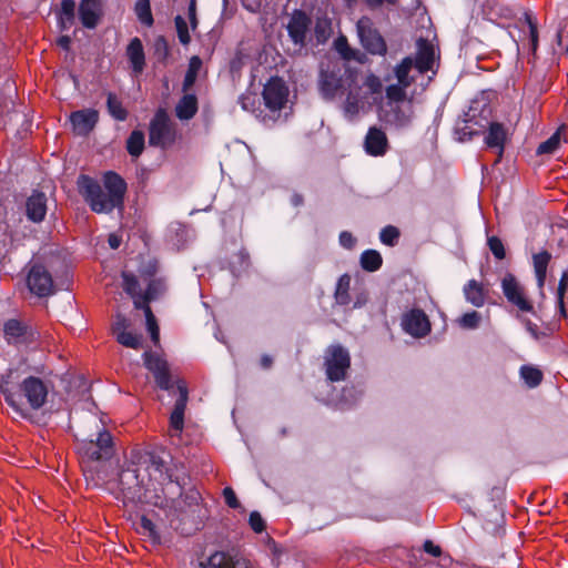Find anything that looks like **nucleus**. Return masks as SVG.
<instances>
[{"mask_svg":"<svg viewBox=\"0 0 568 568\" xmlns=\"http://www.w3.org/2000/svg\"><path fill=\"white\" fill-rule=\"evenodd\" d=\"M17 381L16 371L9 369L0 376V392L16 418L38 423V410L47 403L49 385L39 377L29 376L16 389Z\"/></svg>","mask_w":568,"mask_h":568,"instance_id":"1","label":"nucleus"},{"mask_svg":"<svg viewBox=\"0 0 568 568\" xmlns=\"http://www.w3.org/2000/svg\"><path fill=\"white\" fill-rule=\"evenodd\" d=\"M78 189L93 212L110 213L123 206L126 184L119 174L108 172L104 175V189L87 175L79 176Z\"/></svg>","mask_w":568,"mask_h":568,"instance_id":"2","label":"nucleus"},{"mask_svg":"<svg viewBox=\"0 0 568 568\" xmlns=\"http://www.w3.org/2000/svg\"><path fill=\"white\" fill-rule=\"evenodd\" d=\"M78 452L83 463L109 459L112 455V437L104 424L94 415H88L82 429Z\"/></svg>","mask_w":568,"mask_h":568,"instance_id":"3","label":"nucleus"},{"mask_svg":"<svg viewBox=\"0 0 568 568\" xmlns=\"http://www.w3.org/2000/svg\"><path fill=\"white\" fill-rule=\"evenodd\" d=\"M358 79V74L341 61H331L322 65L320 77L321 93L326 100L341 98L346 89Z\"/></svg>","mask_w":568,"mask_h":568,"instance_id":"4","label":"nucleus"},{"mask_svg":"<svg viewBox=\"0 0 568 568\" xmlns=\"http://www.w3.org/2000/svg\"><path fill=\"white\" fill-rule=\"evenodd\" d=\"M174 123L164 110H159L150 123L149 143L165 149L175 141Z\"/></svg>","mask_w":568,"mask_h":568,"instance_id":"5","label":"nucleus"},{"mask_svg":"<svg viewBox=\"0 0 568 568\" xmlns=\"http://www.w3.org/2000/svg\"><path fill=\"white\" fill-rule=\"evenodd\" d=\"M326 376L331 382H341L346 378L351 366V356L341 345L329 346L324 356Z\"/></svg>","mask_w":568,"mask_h":568,"instance_id":"6","label":"nucleus"},{"mask_svg":"<svg viewBox=\"0 0 568 568\" xmlns=\"http://www.w3.org/2000/svg\"><path fill=\"white\" fill-rule=\"evenodd\" d=\"M357 36L362 45L372 54H385L386 43L372 19L362 17L356 23Z\"/></svg>","mask_w":568,"mask_h":568,"instance_id":"7","label":"nucleus"},{"mask_svg":"<svg viewBox=\"0 0 568 568\" xmlns=\"http://www.w3.org/2000/svg\"><path fill=\"white\" fill-rule=\"evenodd\" d=\"M29 290L40 297L54 293L52 276L49 271L39 263H34L27 278Z\"/></svg>","mask_w":568,"mask_h":568,"instance_id":"8","label":"nucleus"},{"mask_svg":"<svg viewBox=\"0 0 568 568\" xmlns=\"http://www.w3.org/2000/svg\"><path fill=\"white\" fill-rule=\"evenodd\" d=\"M3 333L11 344H31L39 337V332L28 323L11 318L4 323Z\"/></svg>","mask_w":568,"mask_h":568,"instance_id":"9","label":"nucleus"},{"mask_svg":"<svg viewBox=\"0 0 568 568\" xmlns=\"http://www.w3.org/2000/svg\"><path fill=\"white\" fill-rule=\"evenodd\" d=\"M400 326L403 331L415 338H422L430 332L428 316L418 308H413L403 314Z\"/></svg>","mask_w":568,"mask_h":568,"instance_id":"10","label":"nucleus"},{"mask_svg":"<svg viewBox=\"0 0 568 568\" xmlns=\"http://www.w3.org/2000/svg\"><path fill=\"white\" fill-rule=\"evenodd\" d=\"M119 486L125 499L135 503L143 497L144 480L136 469H124L119 476Z\"/></svg>","mask_w":568,"mask_h":568,"instance_id":"11","label":"nucleus"},{"mask_svg":"<svg viewBox=\"0 0 568 568\" xmlns=\"http://www.w3.org/2000/svg\"><path fill=\"white\" fill-rule=\"evenodd\" d=\"M501 288L507 301L516 305L520 311H532V305L525 297L521 285L518 283V281L513 274L508 273L504 276L501 281Z\"/></svg>","mask_w":568,"mask_h":568,"instance_id":"12","label":"nucleus"},{"mask_svg":"<svg viewBox=\"0 0 568 568\" xmlns=\"http://www.w3.org/2000/svg\"><path fill=\"white\" fill-rule=\"evenodd\" d=\"M288 90L281 79H271L264 87L263 99L272 111L281 110L287 101Z\"/></svg>","mask_w":568,"mask_h":568,"instance_id":"13","label":"nucleus"},{"mask_svg":"<svg viewBox=\"0 0 568 568\" xmlns=\"http://www.w3.org/2000/svg\"><path fill=\"white\" fill-rule=\"evenodd\" d=\"M144 365L153 373L158 386L162 389L170 390L173 387V381L168 371V364L162 358L144 353Z\"/></svg>","mask_w":568,"mask_h":568,"instance_id":"14","label":"nucleus"},{"mask_svg":"<svg viewBox=\"0 0 568 568\" xmlns=\"http://www.w3.org/2000/svg\"><path fill=\"white\" fill-rule=\"evenodd\" d=\"M386 121L396 128L407 126L414 118L413 97L407 101L388 105Z\"/></svg>","mask_w":568,"mask_h":568,"instance_id":"15","label":"nucleus"},{"mask_svg":"<svg viewBox=\"0 0 568 568\" xmlns=\"http://www.w3.org/2000/svg\"><path fill=\"white\" fill-rule=\"evenodd\" d=\"M308 17L302 11H295L287 24V32L295 45L303 48L310 27Z\"/></svg>","mask_w":568,"mask_h":568,"instance_id":"16","label":"nucleus"},{"mask_svg":"<svg viewBox=\"0 0 568 568\" xmlns=\"http://www.w3.org/2000/svg\"><path fill=\"white\" fill-rule=\"evenodd\" d=\"M99 120V112L93 109H84L72 112L70 115V121L73 128V131L78 135H87L89 134Z\"/></svg>","mask_w":568,"mask_h":568,"instance_id":"17","label":"nucleus"},{"mask_svg":"<svg viewBox=\"0 0 568 568\" xmlns=\"http://www.w3.org/2000/svg\"><path fill=\"white\" fill-rule=\"evenodd\" d=\"M343 112L346 118L354 119L364 106V94L358 79L346 89Z\"/></svg>","mask_w":568,"mask_h":568,"instance_id":"18","label":"nucleus"},{"mask_svg":"<svg viewBox=\"0 0 568 568\" xmlns=\"http://www.w3.org/2000/svg\"><path fill=\"white\" fill-rule=\"evenodd\" d=\"M201 565L204 568H253L247 559L233 557L224 551H215Z\"/></svg>","mask_w":568,"mask_h":568,"instance_id":"19","label":"nucleus"},{"mask_svg":"<svg viewBox=\"0 0 568 568\" xmlns=\"http://www.w3.org/2000/svg\"><path fill=\"white\" fill-rule=\"evenodd\" d=\"M48 199L43 192L33 191L26 201V215L28 220L34 223L43 221L47 214Z\"/></svg>","mask_w":568,"mask_h":568,"instance_id":"20","label":"nucleus"},{"mask_svg":"<svg viewBox=\"0 0 568 568\" xmlns=\"http://www.w3.org/2000/svg\"><path fill=\"white\" fill-rule=\"evenodd\" d=\"M416 58L414 60L415 69L418 73H425L433 70L435 63L434 45L424 39H418L416 43Z\"/></svg>","mask_w":568,"mask_h":568,"instance_id":"21","label":"nucleus"},{"mask_svg":"<svg viewBox=\"0 0 568 568\" xmlns=\"http://www.w3.org/2000/svg\"><path fill=\"white\" fill-rule=\"evenodd\" d=\"M364 148L366 153L372 156L384 155L388 148V140L385 132L376 126L369 128L365 136Z\"/></svg>","mask_w":568,"mask_h":568,"instance_id":"22","label":"nucleus"},{"mask_svg":"<svg viewBox=\"0 0 568 568\" xmlns=\"http://www.w3.org/2000/svg\"><path fill=\"white\" fill-rule=\"evenodd\" d=\"M179 398L170 416V426L178 434L184 427V412L187 403V388L183 383L178 384Z\"/></svg>","mask_w":568,"mask_h":568,"instance_id":"23","label":"nucleus"},{"mask_svg":"<svg viewBox=\"0 0 568 568\" xmlns=\"http://www.w3.org/2000/svg\"><path fill=\"white\" fill-rule=\"evenodd\" d=\"M79 16L85 28H94L101 17V0H82L79 7Z\"/></svg>","mask_w":568,"mask_h":568,"instance_id":"24","label":"nucleus"},{"mask_svg":"<svg viewBox=\"0 0 568 568\" xmlns=\"http://www.w3.org/2000/svg\"><path fill=\"white\" fill-rule=\"evenodd\" d=\"M131 297L133 298L135 308H141L144 311L145 320H146V328L151 335L152 341L154 343H158L159 336H160L159 326L156 324V320H155L150 306L148 305V303L151 300H145V293L144 294L141 293L139 295L131 296Z\"/></svg>","mask_w":568,"mask_h":568,"instance_id":"25","label":"nucleus"},{"mask_svg":"<svg viewBox=\"0 0 568 568\" xmlns=\"http://www.w3.org/2000/svg\"><path fill=\"white\" fill-rule=\"evenodd\" d=\"M148 471L150 476L154 477L155 480L164 481L172 480V476L169 474L168 462L162 456L151 453L148 454Z\"/></svg>","mask_w":568,"mask_h":568,"instance_id":"26","label":"nucleus"},{"mask_svg":"<svg viewBox=\"0 0 568 568\" xmlns=\"http://www.w3.org/2000/svg\"><path fill=\"white\" fill-rule=\"evenodd\" d=\"M126 55L135 74L142 73L145 65V55L142 42L139 38H133L128 48Z\"/></svg>","mask_w":568,"mask_h":568,"instance_id":"27","label":"nucleus"},{"mask_svg":"<svg viewBox=\"0 0 568 568\" xmlns=\"http://www.w3.org/2000/svg\"><path fill=\"white\" fill-rule=\"evenodd\" d=\"M197 112V99L195 94L184 92V95L175 105V115L182 120H191Z\"/></svg>","mask_w":568,"mask_h":568,"instance_id":"28","label":"nucleus"},{"mask_svg":"<svg viewBox=\"0 0 568 568\" xmlns=\"http://www.w3.org/2000/svg\"><path fill=\"white\" fill-rule=\"evenodd\" d=\"M506 139L507 131L504 125L498 122H491L489 124L488 134L485 138L487 146L498 149L500 155L504 151Z\"/></svg>","mask_w":568,"mask_h":568,"instance_id":"29","label":"nucleus"},{"mask_svg":"<svg viewBox=\"0 0 568 568\" xmlns=\"http://www.w3.org/2000/svg\"><path fill=\"white\" fill-rule=\"evenodd\" d=\"M463 292L466 301L471 305L481 307L485 304V293L481 285L477 281H468L464 286Z\"/></svg>","mask_w":568,"mask_h":568,"instance_id":"30","label":"nucleus"},{"mask_svg":"<svg viewBox=\"0 0 568 568\" xmlns=\"http://www.w3.org/2000/svg\"><path fill=\"white\" fill-rule=\"evenodd\" d=\"M551 258L547 251L539 252L532 256L534 270L537 278V285L542 288L546 281L547 266Z\"/></svg>","mask_w":568,"mask_h":568,"instance_id":"31","label":"nucleus"},{"mask_svg":"<svg viewBox=\"0 0 568 568\" xmlns=\"http://www.w3.org/2000/svg\"><path fill=\"white\" fill-rule=\"evenodd\" d=\"M415 68L414 59L406 57L394 68V73L398 83L403 85H410L414 82V77L410 75L412 69Z\"/></svg>","mask_w":568,"mask_h":568,"instance_id":"32","label":"nucleus"},{"mask_svg":"<svg viewBox=\"0 0 568 568\" xmlns=\"http://www.w3.org/2000/svg\"><path fill=\"white\" fill-rule=\"evenodd\" d=\"M202 68V60L197 55H193L189 61V67L183 80L182 90L189 92L195 83L199 72Z\"/></svg>","mask_w":568,"mask_h":568,"instance_id":"33","label":"nucleus"},{"mask_svg":"<svg viewBox=\"0 0 568 568\" xmlns=\"http://www.w3.org/2000/svg\"><path fill=\"white\" fill-rule=\"evenodd\" d=\"M139 534L146 537L152 545H160L161 537L156 529V526L145 516H142L138 527Z\"/></svg>","mask_w":568,"mask_h":568,"instance_id":"34","label":"nucleus"},{"mask_svg":"<svg viewBox=\"0 0 568 568\" xmlns=\"http://www.w3.org/2000/svg\"><path fill=\"white\" fill-rule=\"evenodd\" d=\"M382 256L375 250H366L361 255V266L367 272H375L382 266Z\"/></svg>","mask_w":568,"mask_h":568,"instance_id":"35","label":"nucleus"},{"mask_svg":"<svg viewBox=\"0 0 568 568\" xmlns=\"http://www.w3.org/2000/svg\"><path fill=\"white\" fill-rule=\"evenodd\" d=\"M349 286H351V276L347 274L342 275L338 278L336 290H335V300L339 305H346L351 302L349 297Z\"/></svg>","mask_w":568,"mask_h":568,"instance_id":"36","label":"nucleus"},{"mask_svg":"<svg viewBox=\"0 0 568 568\" xmlns=\"http://www.w3.org/2000/svg\"><path fill=\"white\" fill-rule=\"evenodd\" d=\"M144 149V133L142 131L135 130L133 131L128 141H126V150L129 154L133 158H138Z\"/></svg>","mask_w":568,"mask_h":568,"instance_id":"37","label":"nucleus"},{"mask_svg":"<svg viewBox=\"0 0 568 568\" xmlns=\"http://www.w3.org/2000/svg\"><path fill=\"white\" fill-rule=\"evenodd\" d=\"M106 106L109 113L118 121H124L128 112L123 108L122 102L114 93L109 92L106 97Z\"/></svg>","mask_w":568,"mask_h":568,"instance_id":"38","label":"nucleus"},{"mask_svg":"<svg viewBox=\"0 0 568 568\" xmlns=\"http://www.w3.org/2000/svg\"><path fill=\"white\" fill-rule=\"evenodd\" d=\"M408 85H403L402 83L390 84L386 88V98L388 99V105L407 101L406 89Z\"/></svg>","mask_w":568,"mask_h":568,"instance_id":"39","label":"nucleus"},{"mask_svg":"<svg viewBox=\"0 0 568 568\" xmlns=\"http://www.w3.org/2000/svg\"><path fill=\"white\" fill-rule=\"evenodd\" d=\"M520 377L529 387H536L542 379V373L537 367L524 365L520 368Z\"/></svg>","mask_w":568,"mask_h":568,"instance_id":"40","label":"nucleus"},{"mask_svg":"<svg viewBox=\"0 0 568 568\" xmlns=\"http://www.w3.org/2000/svg\"><path fill=\"white\" fill-rule=\"evenodd\" d=\"M464 120V125L460 126L458 130L463 134L460 138L462 140H469L474 135L479 134V129L475 128L474 119H475V110L470 108L469 112L466 113Z\"/></svg>","mask_w":568,"mask_h":568,"instance_id":"41","label":"nucleus"},{"mask_svg":"<svg viewBox=\"0 0 568 568\" xmlns=\"http://www.w3.org/2000/svg\"><path fill=\"white\" fill-rule=\"evenodd\" d=\"M135 13L141 23L148 27L153 24V17L149 0H138L135 3Z\"/></svg>","mask_w":568,"mask_h":568,"instance_id":"42","label":"nucleus"},{"mask_svg":"<svg viewBox=\"0 0 568 568\" xmlns=\"http://www.w3.org/2000/svg\"><path fill=\"white\" fill-rule=\"evenodd\" d=\"M116 342L125 347L139 349L142 346V336L131 332L118 333Z\"/></svg>","mask_w":568,"mask_h":568,"instance_id":"43","label":"nucleus"},{"mask_svg":"<svg viewBox=\"0 0 568 568\" xmlns=\"http://www.w3.org/2000/svg\"><path fill=\"white\" fill-rule=\"evenodd\" d=\"M480 321H481L480 314L476 311H471V312L465 313L456 322L462 328L476 329L479 326Z\"/></svg>","mask_w":568,"mask_h":568,"instance_id":"44","label":"nucleus"},{"mask_svg":"<svg viewBox=\"0 0 568 568\" xmlns=\"http://www.w3.org/2000/svg\"><path fill=\"white\" fill-rule=\"evenodd\" d=\"M336 50L339 52V54L343 57V59L345 60H361L359 59V55H361V52L356 51V50H353L348 43H347V40L345 38H339L336 40Z\"/></svg>","mask_w":568,"mask_h":568,"instance_id":"45","label":"nucleus"},{"mask_svg":"<svg viewBox=\"0 0 568 568\" xmlns=\"http://www.w3.org/2000/svg\"><path fill=\"white\" fill-rule=\"evenodd\" d=\"M122 280H123V290L125 293H128L130 296H135L141 294L140 285L138 278L128 272L122 273Z\"/></svg>","mask_w":568,"mask_h":568,"instance_id":"46","label":"nucleus"},{"mask_svg":"<svg viewBox=\"0 0 568 568\" xmlns=\"http://www.w3.org/2000/svg\"><path fill=\"white\" fill-rule=\"evenodd\" d=\"M75 2L73 0H63L61 2V23L63 28L72 24L74 19Z\"/></svg>","mask_w":568,"mask_h":568,"instance_id":"47","label":"nucleus"},{"mask_svg":"<svg viewBox=\"0 0 568 568\" xmlns=\"http://www.w3.org/2000/svg\"><path fill=\"white\" fill-rule=\"evenodd\" d=\"M560 143V132H555L549 139L539 144L538 154H549L556 151Z\"/></svg>","mask_w":568,"mask_h":568,"instance_id":"48","label":"nucleus"},{"mask_svg":"<svg viewBox=\"0 0 568 568\" xmlns=\"http://www.w3.org/2000/svg\"><path fill=\"white\" fill-rule=\"evenodd\" d=\"M174 22L180 42L183 45L189 44L191 41V37L189 33V28L185 19L181 16H176Z\"/></svg>","mask_w":568,"mask_h":568,"instance_id":"49","label":"nucleus"},{"mask_svg":"<svg viewBox=\"0 0 568 568\" xmlns=\"http://www.w3.org/2000/svg\"><path fill=\"white\" fill-rule=\"evenodd\" d=\"M398 229L392 225L385 226L379 233L381 242L389 246H393L398 240Z\"/></svg>","mask_w":568,"mask_h":568,"instance_id":"50","label":"nucleus"},{"mask_svg":"<svg viewBox=\"0 0 568 568\" xmlns=\"http://www.w3.org/2000/svg\"><path fill=\"white\" fill-rule=\"evenodd\" d=\"M169 53V45L163 37H158L153 42V54L158 61H164Z\"/></svg>","mask_w":568,"mask_h":568,"instance_id":"51","label":"nucleus"},{"mask_svg":"<svg viewBox=\"0 0 568 568\" xmlns=\"http://www.w3.org/2000/svg\"><path fill=\"white\" fill-rule=\"evenodd\" d=\"M165 290V284L162 280H153L149 283L145 291V300H154Z\"/></svg>","mask_w":568,"mask_h":568,"instance_id":"52","label":"nucleus"},{"mask_svg":"<svg viewBox=\"0 0 568 568\" xmlns=\"http://www.w3.org/2000/svg\"><path fill=\"white\" fill-rule=\"evenodd\" d=\"M487 244L497 260L505 258L506 252L503 242L497 236L488 237Z\"/></svg>","mask_w":568,"mask_h":568,"instance_id":"53","label":"nucleus"},{"mask_svg":"<svg viewBox=\"0 0 568 568\" xmlns=\"http://www.w3.org/2000/svg\"><path fill=\"white\" fill-rule=\"evenodd\" d=\"M363 84L367 89V92L371 94H378L382 92V81L374 74H368Z\"/></svg>","mask_w":568,"mask_h":568,"instance_id":"54","label":"nucleus"},{"mask_svg":"<svg viewBox=\"0 0 568 568\" xmlns=\"http://www.w3.org/2000/svg\"><path fill=\"white\" fill-rule=\"evenodd\" d=\"M524 18H525V21L527 22V24L529 27L531 47H532V50L535 51L537 49V45H538L537 26L532 21V18H531V16L529 13L526 12L524 14Z\"/></svg>","mask_w":568,"mask_h":568,"instance_id":"55","label":"nucleus"},{"mask_svg":"<svg viewBox=\"0 0 568 568\" xmlns=\"http://www.w3.org/2000/svg\"><path fill=\"white\" fill-rule=\"evenodd\" d=\"M130 327L129 321L121 314L116 315L115 322L112 325V332L114 336H118V333H124L128 332V328Z\"/></svg>","mask_w":568,"mask_h":568,"instance_id":"56","label":"nucleus"},{"mask_svg":"<svg viewBox=\"0 0 568 568\" xmlns=\"http://www.w3.org/2000/svg\"><path fill=\"white\" fill-rule=\"evenodd\" d=\"M239 101L243 110L254 111L257 98L255 94L247 93L242 94Z\"/></svg>","mask_w":568,"mask_h":568,"instance_id":"57","label":"nucleus"},{"mask_svg":"<svg viewBox=\"0 0 568 568\" xmlns=\"http://www.w3.org/2000/svg\"><path fill=\"white\" fill-rule=\"evenodd\" d=\"M250 526L255 532H262L265 528V524L260 513L252 511L250 514Z\"/></svg>","mask_w":568,"mask_h":568,"instance_id":"58","label":"nucleus"},{"mask_svg":"<svg viewBox=\"0 0 568 568\" xmlns=\"http://www.w3.org/2000/svg\"><path fill=\"white\" fill-rule=\"evenodd\" d=\"M359 396L361 393L357 392L354 387H346L343 390V399L345 400L346 405H352L357 400Z\"/></svg>","mask_w":568,"mask_h":568,"instance_id":"59","label":"nucleus"},{"mask_svg":"<svg viewBox=\"0 0 568 568\" xmlns=\"http://www.w3.org/2000/svg\"><path fill=\"white\" fill-rule=\"evenodd\" d=\"M223 496H224L225 503L231 508H237L240 506L239 500H237V498L235 496V493H234V490L231 487L224 488Z\"/></svg>","mask_w":568,"mask_h":568,"instance_id":"60","label":"nucleus"},{"mask_svg":"<svg viewBox=\"0 0 568 568\" xmlns=\"http://www.w3.org/2000/svg\"><path fill=\"white\" fill-rule=\"evenodd\" d=\"M355 237L352 235V233L347 231H343L339 234V244L345 248H352L355 245Z\"/></svg>","mask_w":568,"mask_h":568,"instance_id":"61","label":"nucleus"},{"mask_svg":"<svg viewBox=\"0 0 568 568\" xmlns=\"http://www.w3.org/2000/svg\"><path fill=\"white\" fill-rule=\"evenodd\" d=\"M567 287H568V272L565 271V272H562L561 277L558 283L557 297H560V298L565 297Z\"/></svg>","mask_w":568,"mask_h":568,"instance_id":"62","label":"nucleus"},{"mask_svg":"<svg viewBox=\"0 0 568 568\" xmlns=\"http://www.w3.org/2000/svg\"><path fill=\"white\" fill-rule=\"evenodd\" d=\"M424 550L434 556V557H439L442 555V549L439 546L435 545L432 540H426L424 542Z\"/></svg>","mask_w":568,"mask_h":568,"instance_id":"63","label":"nucleus"},{"mask_svg":"<svg viewBox=\"0 0 568 568\" xmlns=\"http://www.w3.org/2000/svg\"><path fill=\"white\" fill-rule=\"evenodd\" d=\"M108 242H109L110 247L115 250L120 246L121 239L115 234H110Z\"/></svg>","mask_w":568,"mask_h":568,"instance_id":"64","label":"nucleus"}]
</instances>
